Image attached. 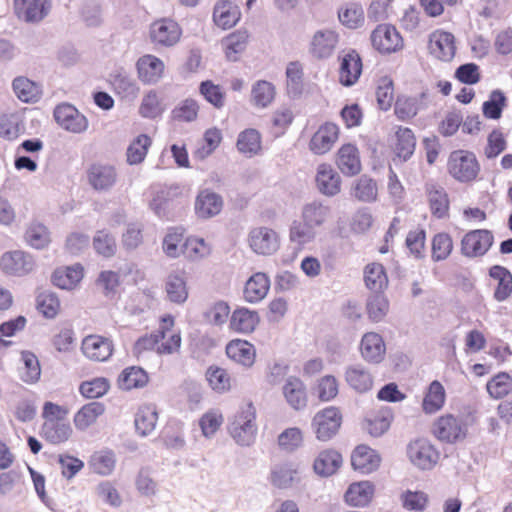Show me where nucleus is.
I'll use <instances>...</instances> for the list:
<instances>
[{
	"instance_id": "nucleus-1",
	"label": "nucleus",
	"mask_w": 512,
	"mask_h": 512,
	"mask_svg": "<svg viewBox=\"0 0 512 512\" xmlns=\"http://www.w3.org/2000/svg\"><path fill=\"white\" fill-rule=\"evenodd\" d=\"M69 409L56 403L47 401L43 405V423L40 436L48 443L60 445L67 442L73 433L70 423L67 421Z\"/></svg>"
},
{
	"instance_id": "nucleus-2",
	"label": "nucleus",
	"mask_w": 512,
	"mask_h": 512,
	"mask_svg": "<svg viewBox=\"0 0 512 512\" xmlns=\"http://www.w3.org/2000/svg\"><path fill=\"white\" fill-rule=\"evenodd\" d=\"M446 169L448 175L461 184L476 182L481 172L475 153L465 149H457L449 154Z\"/></svg>"
},
{
	"instance_id": "nucleus-3",
	"label": "nucleus",
	"mask_w": 512,
	"mask_h": 512,
	"mask_svg": "<svg viewBox=\"0 0 512 512\" xmlns=\"http://www.w3.org/2000/svg\"><path fill=\"white\" fill-rule=\"evenodd\" d=\"M431 434L442 444L455 445L467 438L468 424L461 416L444 413L433 421Z\"/></svg>"
},
{
	"instance_id": "nucleus-4",
	"label": "nucleus",
	"mask_w": 512,
	"mask_h": 512,
	"mask_svg": "<svg viewBox=\"0 0 512 512\" xmlns=\"http://www.w3.org/2000/svg\"><path fill=\"white\" fill-rule=\"evenodd\" d=\"M232 438L242 446L251 445L256 438V408L246 401L241 404L229 426Z\"/></svg>"
},
{
	"instance_id": "nucleus-5",
	"label": "nucleus",
	"mask_w": 512,
	"mask_h": 512,
	"mask_svg": "<svg viewBox=\"0 0 512 512\" xmlns=\"http://www.w3.org/2000/svg\"><path fill=\"white\" fill-rule=\"evenodd\" d=\"M342 421L343 415L338 407L328 406L316 412L311 422L316 439L330 441L338 434Z\"/></svg>"
},
{
	"instance_id": "nucleus-6",
	"label": "nucleus",
	"mask_w": 512,
	"mask_h": 512,
	"mask_svg": "<svg viewBox=\"0 0 512 512\" xmlns=\"http://www.w3.org/2000/svg\"><path fill=\"white\" fill-rule=\"evenodd\" d=\"M155 336L158 340V355H172L180 351L181 333L175 328V319L172 315L166 314L159 318Z\"/></svg>"
},
{
	"instance_id": "nucleus-7",
	"label": "nucleus",
	"mask_w": 512,
	"mask_h": 512,
	"mask_svg": "<svg viewBox=\"0 0 512 512\" xmlns=\"http://www.w3.org/2000/svg\"><path fill=\"white\" fill-rule=\"evenodd\" d=\"M51 0H13V13L24 23L38 24L51 12Z\"/></svg>"
},
{
	"instance_id": "nucleus-8",
	"label": "nucleus",
	"mask_w": 512,
	"mask_h": 512,
	"mask_svg": "<svg viewBox=\"0 0 512 512\" xmlns=\"http://www.w3.org/2000/svg\"><path fill=\"white\" fill-rule=\"evenodd\" d=\"M340 43L339 33L331 28L317 30L309 43V54L317 60L330 58Z\"/></svg>"
},
{
	"instance_id": "nucleus-9",
	"label": "nucleus",
	"mask_w": 512,
	"mask_h": 512,
	"mask_svg": "<svg viewBox=\"0 0 512 512\" xmlns=\"http://www.w3.org/2000/svg\"><path fill=\"white\" fill-rule=\"evenodd\" d=\"M338 81L344 87L355 85L362 74L363 62L355 49L343 51L338 56Z\"/></svg>"
},
{
	"instance_id": "nucleus-10",
	"label": "nucleus",
	"mask_w": 512,
	"mask_h": 512,
	"mask_svg": "<svg viewBox=\"0 0 512 512\" xmlns=\"http://www.w3.org/2000/svg\"><path fill=\"white\" fill-rule=\"evenodd\" d=\"M371 43L381 54L397 52L404 46L401 34L390 24H379L371 33Z\"/></svg>"
},
{
	"instance_id": "nucleus-11",
	"label": "nucleus",
	"mask_w": 512,
	"mask_h": 512,
	"mask_svg": "<svg viewBox=\"0 0 512 512\" xmlns=\"http://www.w3.org/2000/svg\"><path fill=\"white\" fill-rule=\"evenodd\" d=\"M88 184L98 192L111 190L118 180L117 169L110 163L94 162L86 170Z\"/></svg>"
},
{
	"instance_id": "nucleus-12",
	"label": "nucleus",
	"mask_w": 512,
	"mask_h": 512,
	"mask_svg": "<svg viewBox=\"0 0 512 512\" xmlns=\"http://www.w3.org/2000/svg\"><path fill=\"white\" fill-rule=\"evenodd\" d=\"M340 127L331 121L322 123L312 135L308 148L314 155H325L332 150L340 137Z\"/></svg>"
},
{
	"instance_id": "nucleus-13",
	"label": "nucleus",
	"mask_w": 512,
	"mask_h": 512,
	"mask_svg": "<svg viewBox=\"0 0 512 512\" xmlns=\"http://www.w3.org/2000/svg\"><path fill=\"white\" fill-rule=\"evenodd\" d=\"M429 54L442 62H450L456 54L455 36L443 29H436L428 38Z\"/></svg>"
},
{
	"instance_id": "nucleus-14",
	"label": "nucleus",
	"mask_w": 512,
	"mask_h": 512,
	"mask_svg": "<svg viewBox=\"0 0 512 512\" xmlns=\"http://www.w3.org/2000/svg\"><path fill=\"white\" fill-rule=\"evenodd\" d=\"M493 241V234L487 229L468 231L461 239V253L466 257L483 256L490 249Z\"/></svg>"
},
{
	"instance_id": "nucleus-15",
	"label": "nucleus",
	"mask_w": 512,
	"mask_h": 512,
	"mask_svg": "<svg viewBox=\"0 0 512 512\" xmlns=\"http://www.w3.org/2000/svg\"><path fill=\"white\" fill-rule=\"evenodd\" d=\"M149 35L155 45L170 47L180 40L182 30L176 21L162 18L150 25Z\"/></svg>"
},
{
	"instance_id": "nucleus-16",
	"label": "nucleus",
	"mask_w": 512,
	"mask_h": 512,
	"mask_svg": "<svg viewBox=\"0 0 512 512\" xmlns=\"http://www.w3.org/2000/svg\"><path fill=\"white\" fill-rule=\"evenodd\" d=\"M410 461L420 469H431L439 460V451L426 439H416L408 445Z\"/></svg>"
},
{
	"instance_id": "nucleus-17",
	"label": "nucleus",
	"mask_w": 512,
	"mask_h": 512,
	"mask_svg": "<svg viewBox=\"0 0 512 512\" xmlns=\"http://www.w3.org/2000/svg\"><path fill=\"white\" fill-rule=\"evenodd\" d=\"M81 351L91 361L104 362L112 356L114 344L109 337L90 334L83 338Z\"/></svg>"
},
{
	"instance_id": "nucleus-18",
	"label": "nucleus",
	"mask_w": 512,
	"mask_h": 512,
	"mask_svg": "<svg viewBox=\"0 0 512 512\" xmlns=\"http://www.w3.org/2000/svg\"><path fill=\"white\" fill-rule=\"evenodd\" d=\"M53 115L57 124L69 132L82 133L88 128L87 118L71 104L57 105Z\"/></svg>"
},
{
	"instance_id": "nucleus-19",
	"label": "nucleus",
	"mask_w": 512,
	"mask_h": 512,
	"mask_svg": "<svg viewBox=\"0 0 512 512\" xmlns=\"http://www.w3.org/2000/svg\"><path fill=\"white\" fill-rule=\"evenodd\" d=\"M390 147L394 155V161H408L416 149V136L413 130L408 127L398 126L394 132Z\"/></svg>"
},
{
	"instance_id": "nucleus-20",
	"label": "nucleus",
	"mask_w": 512,
	"mask_h": 512,
	"mask_svg": "<svg viewBox=\"0 0 512 512\" xmlns=\"http://www.w3.org/2000/svg\"><path fill=\"white\" fill-rule=\"evenodd\" d=\"M251 249L261 255H271L280 246L278 233L268 227H256L249 234Z\"/></svg>"
},
{
	"instance_id": "nucleus-21",
	"label": "nucleus",
	"mask_w": 512,
	"mask_h": 512,
	"mask_svg": "<svg viewBox=\"0 0 512 512\" xmlns=\"http://www.w3.org/2000/svg\"><path fill=\"white\" fill-rule=\"evenodd\" d=\"M335 162L345 176H355L362 170L360 151L355 143H343L337 150Z\"/></svg>"
},
{
	"instance_id": "nucleus-22",
	"label": "nucleus",
	"mask_w": 512,
	"mask_h": 512,
	"mask_svg": "<svg viewBox=\"0 0 512 512\" xmlns=\"http://www.w3.org/2000/svg\"><path fill=\"white\" fill-rule=\"evenodd\" d=\"M425 195L431 215L436 219H445L450 214V199L447 191L437 183L425 186Z\"/></svg>"
},
{
	"instance_id": "nucleus-23",
	"label": "nucleus",
	"mask_w": 512,
	"mask_h": 512,
	"mask_svg": "<svg viewBox=\"0 0 512 512\" xmlns=\"http://www.w3.org/2000/svg\"><path fill=\"white\" fill-rule=\"evenodd\" d=\"M0 267L7 275L24 276L34 269L35 262L31 255L23 251H11L3 254Z\"/></svg>"
},
{
	"instance_id": "nucleus-24",
	"label": "nucleus",
	"mask_w": 512,
	"mask_h": 512,
	"mask_svg": "<svg viewBox=\"0 0 512 512\" xmlns=\"http://www.w3.org/2000/svg\"><path fill=\"white\" fill-rule=\"evenodd\" d=\"M427 108V95H399L395 101L394 113L401 121H408Z\"/></svg>"
},
{
	"instance_id": "nucleus-25",
	"label": "nucleus",
	"mask_w": 512,
	"mask_h": 512,
	"mask_svg": "<svg viewBox=\"0 0 512 512\" xmlns=\"http://www.w3.org/2000/svg\"><path fill=\"white\" fill-rule=\"evenodd\" d=\"M315 183L318 191L326 196H335L341 191V177L329 163L318 165Z\"/></svg>"
},
{
	"instance_id": "nucleus-26",
	"label": "nucleus",
	"mask_w": 512,
	"mask_h": 512,
	"mask_svg": "<svg viewBox=\"0 0 512 512\" xmlns=\"http://www.w3.org/2000/svg\"><path fill=\"white\" fill-rule=\"evenodd\" d=\"M343 464L341 453L335 448H324L313 461V471L320 477H330L338 472Z\"/></svg>"
},
{
	"instance_id": "nucleus-27",
	"label": "nucleus",
	"mask_w": 512,
	"mask_h": 512,
	"mask_svg": "<svg viewBox=\"0 0 512 512\" xmlns=\"http://www.w3.org/2000/svg\"><path fill=\"white\" fill-rule=\"evenodd\" d=\"M136 69L141 82L144 84H155L162 78L165 65L155 55L146 54L137 60Z\"/></svg>"
},
{
	"instance_id": "nucleus-28",
	"label": "nucleus",
	"mask_w": 512,
	"mask_h": 512,
	"mask_svg": "<svg viewBox=\"0 0 512 512\" xmlns=\"http://www.w3.org/2000/svg\"><path fill=\"white\" fill-rule=\"evenodd\" d=\"M222 208V197L209 189L200 191L196 196L194 210L198 218L214 217L221 212Z\"/></svg>"
},
{
	"instance_id": "nucleus-29",
	"label": "nucleus",
	"mask_w": 512,
	"mask_h": 512,
	"mask_svg": "<svg viewBox=\"0 0 512 512\" xmlns=\"http://www.w3.org/2000/svg\"><path fill=\"white\" fill-rule=\"evenodd\" d=\"M300 481L298 465L286 461L275 465L270 473L271 484L278 489H288Z\"/></svg>"
},
{
	"instance_id": "nucleus-30",
	"label": "nucleus",
	"mask_w": 512,
	"mask_h": 512,
	"mask_svg": "<svg viewBox=\"0 0 512 512\" xmlns=\"http://www.w3.org/2000/svg\"><path fill=\"white\" fill-rule=\"evenodd\" d=\"M241 18V12L237 5L229 0H219L213 9V22L222 30L234 27Z\"/></svg>"
},
{
	"instance_id": "nucleus-31",
	"label": "nucleus",
	"mask_w": 512,
	"mask_h": 512,
	"mask_svg": "<svg viewBox=\"0 0 512 512\" xmlns=\"http://www.w3.org/2000/svg\"><path fill=\"white\" fill-rule=\"evenodd\" d=\"M392 412L387 407L374 408L367 412L364 427L374 437L383 435L390 427Z\"/></svg>"
},
{
	"instance_id": "nucleus-32",
	"label": "nucleus",
	"mask_w": 512,
	"mask_h": 512,
	"mask_svg": "<svg viewBox=\"0 0 512 512\" xmlns=\"http://www.w3.org/2000/svg\"><path fill=\"white\" fill-rule=\"evenodd\" d=\"M106 412L102 402L92 401L84 404L73 416V423L77 430L85 431L95 425Z\"/></svg>"
},
{
	"instance_id": "nucleus-33",
	"label": "nucleus",
	"mask_w": 512,
	"mask_h": 512,
	"mask_svg": "<svg viewBox=\"0 0 512 512\" xmlns=\"http://www.w3.org/2000/svg\"><path fill=\"white\" fill-rule=\"evenodd\" d=\"M165 291L171 302L184 303L188 298L186 272L184 270L171 271L165 281Z\"/></svg>"
},
{
	"instance_id": "nucleus-34",
	"label": "nucleus",
	"mask_w": 512,
	"mask_h": 512,
	"mask_svg": "<svg viewBox=\"0 0 512 512\" xmlns=\"http://www.w3.org/2000/svg\"><path fill=\"white\" fill-rule=\"evenodd\" d=\"M225 351L229 359L245 367H251L255 362V347L246 340H231L226 345Z\"/></svg>"
},
{
	"instance_id": "nucleus-35",
	"label": "nucleus",
	"mask_w": 512,
	"mask_h": 512,
	"mask_svg": "<svg viewBox=\"0 0 512 512\" xmlns=\"http://www.w3.org/2000/svg\"><path fill=\"white\" fill-rule=\"evenodd\" d=\"M380 462V456L366 445L357 446L351 455L353 468L363 474L375 471L379 467Z\"/></svg>"
},
{
	"instance_id": "nucleus-36",
	"label": "nucleus",
	"mask_w": 512,
	"mask_h": 512,
	"mask_svg": "<svg viewBox=\"0 0 512 512\" xmlns=\"http://www.w3.org/2000/svg\"><path fill=\"white\" fill-rule=\"evenodd\" d=\"M362 357L370 363H380L385 356L386 347L382 337L375 332L364 334L360 343Z\"/></svg>"
},
{
	"instance_id": "nucleus-37",
	"label": "nucleus",
	"mask_w": 512,
	"mask_h": 512,
	"mask_svg": "<svg viewBox=\"0 0 512 512\" xmlns=\"http://www.w3.org/2000/svg\"><path fill=\"white\" fill-rule=\"evenodd\" d=\"M350 196L359 202L372 203L378 198V184L375 179L364 174L354 180Z\"/></svg>"
},
{
	"instance_id": "nucleus-38",
	"label": "nucleus",
	"mask_w": 512,
	"mask_h": 512,
	"mask_svg": "<svg viewBox=\"0 0 512 512\" xmlns=\"http://www.w3.org/2000/svg\"><path fill=\"white\" fill-rule=\"evenodd\" d=\"M84 269L82 265L65 266L57 268L51 277L53 285L60 289H74L83 279Z\"/></svg>"
},
{
	"instance_id": "nucleus-39",
	"label": "nucleus",
	"mask_w": 512,
	"mask_h": 512,
	"mask_svg": "<svg viewBox=\"0 0 512 512\" xmlns=\"http://www.w3.org/2000/svg\"><path fill=\"white\" fill-rule=\"evenodd\" d=\"M269 289V277L265 273L257 272L246 281L243 297L249 303H257L265 298Z\"/></svg>"
},
{
	"instance_id": "nucleus-40",
	"label": "nucleus",
	"mask_w": 512,
	"mask_h": 512,
	"mask_svg": "<svg viewBox=\"0 0 512 512\" xmlns=\"http://www.w3.org/2000/svg\"><path fill=\"white\" fill-rule=\"evenodd\" d=\"M249 38V33L245 29H238L224 37L222 46L226 58L229 61H237L240 55L246 50Z\"/></svg>"
},
{
	"instance_id": "nucleus-41",
	"label": "nucleus",
	"mask_w": 512,
	"mask_h": 512,
	"mask_svg": "<svg viewBox=\"0 0 512 512\" xmlns=\"http://www.w3.org/2000/svg\"><path fill=\"white\" fill-rule=\"evenodd\" d=\"M330 217V207L320 201L307 203L301 209V219L314 230L325 225Z\"/></svg>"
},
{
	"instance_id": "nucleus-42",
	"label": "nucleus",
	"mask_w": 512,
	"mask_h": 512,
	"mask_svg": "<svg viewBox=\"0 0 512 512\" xmlns=\"http://www.w3.org/2000/svg\"><path fill=\"white\" fill-rule=\"evenodd\" d=\"M374 491L375 487L370 481L354 482L348 487L344 499L351 506L364 507L371 502Z\"/></svg>"
},
{
	"instance_id": "nucleus-43",
	"label": "nucleus",
	"mask_w": 512,
	"mask_h": 512,
	"mask_svg": "<svg viewBox=\"0 0 512 512\" xmlns=\"http://www.w3.org/2000/svg\"><path fill=\"white\" fill-rule=\"evenodd\" d=\"M283 395L287 403L295 410H302L307 406L308 398L305 384L296 377H290L283 386Z\"/></svg>"
},
{
	"instance_id": "nucleus-44",
	"label": "nucleus",
	"mask_w": 512,
	"mask_h": 512,
	"mask_svg": "<svg viewBox=\"0 0 512 512\" xmlns=\"http://www.w3.org/2000/svg\"><path fill=\"white\" fill-rule=\"evenodd\" d=\"M259 321L260 318L256 311L240 307L233 311L229 325L231 330L237 333L248 334L255 330Z\"/></svg>"
},
{
	"instance_id": "nucleus-45",
	"label": "nucleus",
	"mask_w": 512,
	"mask_h": 512,
	"mask_svg": "<svg viewBox=\"0 0 512 512\" xmlns=\"http://www.w3.org/2000/svg\"><path fill=\"white\" fill-rule=\"evenodd\" d=\"M345 381L349 387L359 393L369 391L374 384L370 371L361 365L348 367L345 371Z\"/></svg>"
},
{
	"instance_id": "nucleus-46",
	"label": "nucleus",
	"mask_w": 512,
	"mask_h": 512,
	"mask_svg": "<svg viewBox=\"0 0 512 512\" xmlns=\"http://www.w3.org/2000/svg\"><path fill=\"white\" fill-rule=\"evenodd\" d=\"M446 402V391L444 386L438 381H432L424 395L422 401V410L426 414H435L440 411Z\"/></svg>"
},
{
	"instance_id": "nucleus-47",
	"label": "nucleus",
	"mask_w": 512,
	"mask_h": 512,
	"mask_svg": "<svg viewBox=\"0 0 512 512\" xmlns=\"http://www.w3.org/2000/svg\"><path fill=\"white\" fill-rule=\"evenodd\" d=\"M489 275L496 282L494 298L500 302L509 298L512 294L511 272L503 266L495 265L490 268Z\"/></svg>"
},
{
	"instance_id": "nucleus-48",
	"label": "nucleus",
	"mask_w": 512,
	"mask_h": 512,
	"mask_svg": "<svg viewBox=\"0 0 512 512\" xmlns=\"http://www.w3.org/2000/svg\"><path fill=\"white\" fill-rule=\"evenodd\" d=\"M158 421L157 407L154 404L141 405L135 414V428L141 436L152 433Z\"/></svg>"
},
{
	"instance_id": "nucleus-49",
	"label": "nucleus",
	"mask_w": 512,
	"mask_h": 512,
	"mask_svg": "<svg viewBox=\"0 0 512 512\" xmlns=\"http://www.w3.org/2000/svg\"><path fill=\"white\" fill-rule=\"evenodd\" d=\"M365 286L375 293L383 292L388 287V276L384 266L380 263H369L364 268Z\"/></svg>"
},
{
	"instance_id": "nucleus-50",
	"label": "nucleus",
	"mask_w": 512,
	"mask_h": 512,
	"mask_svg": "<svg viewBox=\"0 0 512 512\" xmlns=\"http://www.w3.org/2000/svg\"><path fill=\"white\" fill-rule=\"evenodd\" d=\"M338 19L344 27L358 29L365 23L364 10L360 3H345L338 10Z\"/></svg>"
},
{
	"instance_id": "nucleus-51",
	"label": "nucleus",
	"mask_w": 512,
	"mask_h": 512,
	"mask_svg": "<svg viewBox=\"0 0 512 512\" xmlns=\"http://www.w3.org/2000/svg\"><path fill=\"white\" fill-rule=\"evenodd\" d=\"M35 306L45 319H55L62 311L58 295L51 291H43L36 296Z\"/></svg>"
},
{
	"instance_id": "nucleus-52",
	"label": "nucleus",
	"mask_w": 512,
	"mask_h": 512,
	"mask_svg": "<svg viewBox=\"0 0 512 512\" xmlns=\"http://www.w3.org/2000/svg\"><path fill=\"white\" fill-rule=\"evenodd\" d=\"M507 97L500 89L492 90L488 99L482 104V114L486 119L499 120L501 119L505 108L507 107Z\"/></svg>"
},
{
	"instance_id": "nucleus-53",
	"label": "nucleus",
	"mask_w": 512,
	"mask_h": 512,
	"mask_svg": "<svg viewBox=\"0 0 512 512\" xmlns=\"http://www.w3.org/2000/svg\"><path fill=\"white\" fill-rule=\"evenodd\" d=\"M236 146L238 151L245 156H254L262 149L261 134L253 128L245 129L238 135Z\"/></svg>"
},
{
	"instance_id": "nucleus-54",
	"label": "nucleus",
	"mask_w": 512,
	"mask_h": 512,
	"mask_svg": "<svg viewBox=\"0 0 512 512\" xmlns=\"http://www.w3.org/2000/svg\"><path fill=\"white\" fill-rule=\"evenodd\" d=\"M454 249L452 236L447 232H438L431 239V259L441 262L450 257Z\"/></svg>"
},
{
	"instance_id": "nucleus-55",
	"label": "nucleus",
	"mask_w": 512,
	"mask_h": 512,
	"mask_svg": "<svg viewBox=\"0 0 512 512\" xmlns=\"http://www.w3.org/2000/svg\"><path fill=\"white\" fill-rule=\"evenodd\" d=\"M148 381L149 377L146 371L137 366L125 368L118 378V384L124 390L142 388L147 385Z\"/></svg>"
},
{
	"instance_id": "nucleus-56",
	"label": "nucleus",
	"mask_w": 512,
	"mask_h": 512,
	"mask_svg": "<svg viewBox=\"0 0 512 512\" xmlns=\"http://www.w3.org/2000/svg\"><path fill=\"white\" fill-rule=\"evenodd\" d=\"M12 87L17 98L25 103H34L41 97L40 86L26 77H17Z\"/></svg>"
},
{
	"instance_id": "nucleus-57",
	"label": "nucleus",
	"mask_w": 512,
	"mask_h": 512,
	"mask_svg": "<svg viewBox=\"0 0 512 512\" xmlns=\"http://www.w3.org/2000/svg\"><path fill=\"white\" fill-rule=\"evenodd\" d=\"M211 245L203 238L188 236L183 243L182 255L191 261L201 260L211 254Z\"/></svg>"
},
{
	"instance_id": "nucleus-58",
	"label": "nucleus",
	"mask_w": 512,
	"mask_h": 512,
	"mask_svg": "<svg viewBox=\"0 0 512 512\" xmlns=\"http://www.w3.org/2000/svg\"><path fill=\"white\" fill-rule=\"evenodd\" d=\"M185 238L183 227L169 228L162 241L163 252L170 258H178L182 255Z\"/></svg>"
},
{
	"instance_id": "nucleus-59",
	"label": "nucleus",
	"mask_w": 512,
	"mask_h": 512,
	"mask_svg": "<svg viewBox=\"0 0 512 512\" xmlns=\"http://www.w3.org/2000/svg\"><path fill=\"white\" fill-rule=\"evenodd\" d=\"M152 145V139L147 134H140L132 140L129 144L126 157L130 165H137L142 163Z\"/></svg>"
},
{
	"instance_id": "nucleus-60",
	"label": "nucleus",
	"mask_w": 512,
	"mask_h": 512,
	"mask_svg": "<svg viewBox=\"0 0 512 512\" xmlns=\"http://www.w3.org/2000/svg\"><path fill=\"white\" fill-rule=\"evenodd\" d=\"M294 121V113L291 108L280 107L276 109L270 118L269 131L274 137L283 136Z\"/></svg>"
},
{
	"instance_id": "nucleus-61",
	"label": "nucleus",
	"mask_w": 512,
	"mask_h": 512,
	"mask_svg": "<svg viewBox=\"0 0 512 512\" xmlns=\"http://www.w3.org/2000/svg\"><path fill=\"white\" fill-rule=\"evenodd\" d=\"M275 96L276 88L271 82L259 80L252 86L251 101L256 107H268L274 101Z\"/></svg>"
},
{
	"instance_id": "nucleus-62",
	"label": "nucleus",
	"mask_w": 512,
	"mask_h": 512,
	"mask_svg": "<svg viewBox=\"0 0 512 512\" xmlns=\"http://www.w3.org/2000/svg\"><path fill=\"white\" fill-rule=\"evenodd\" d=\"M116 464L115 455L110 450H101L94 452L89 460L90 469L99 475H110Z\"/></svg>"
},
{
	"instance_id": "nucleus-63",
	"label": "nucleus",
	"mask_w": 512,
	"mask_h": 512,
	"mask_svg": "<svg viewBox=\"0 0 512 512\" xmlns=\"http://www.w3.org/2000/svg\"><path fill=\"white\" fill-rule=\"evenodd\" d=\"M23 366L20 368V378L28 384L36 383L41 376V367L37 356L30 351L21 352Z\"/></svg>"
},
{
	"instance_id": "nucleus-64",
	"label": "nucleus",
	"mask_w": 512,
	"mask_h": 512,
	"mask_svg": "<svg viewBox=\"0 0 512 512\" xmlns=\"http://www.w3.org/2000/svg\"><path fill=\"white\" fill-rule=\"evenodd\" d=\"M389 307V301L383 292L369 296L366 302L368 318L375 323L381 322L387 316Z\"/></svg>"
}]
</instances>
